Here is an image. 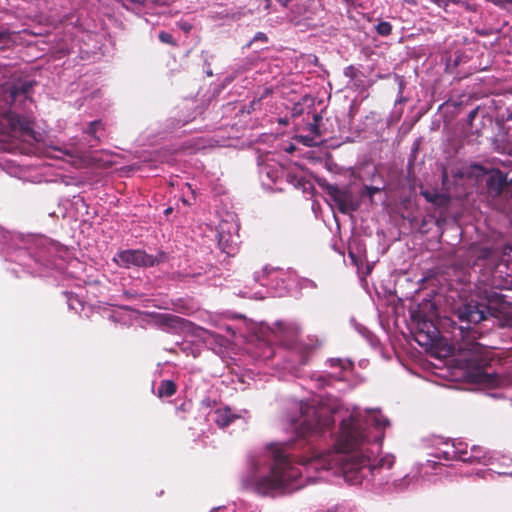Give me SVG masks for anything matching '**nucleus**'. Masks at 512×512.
I'll return each mask as SVG.
<instances>
[{
	"label": "nucleus",
	"instance_id": "1",
	"mask_svg": "<svg viewBox=\"0 0 512 512\" xmlns=\"http://www.w3.org/2000/svg\"><path fill=\"white\" fill-rule=\"evenodd\" d=\"M365 440L366 434L358 419L351 416L341 421L339 435L334 444L336 452L333 461L340 465L345 481L351 485L361 484L385 463L381 459L377 465H372L370 458L360 452Z\"/></svg>",
	"mask_w": 512,
	"mask_h": 512
},
{
	"label": "nucleus",
	"instance_id": "2",
	"mask_svg": "<svg viewBox=\"0 0 512 512\" xmlns=\"http://www.w3.org/2000/svg\"><path fill=\"white\" fill-rule=\"evenodd\" d=\"M33 85V81L20 80L3 88V100L8 109L1 113L0 134L10 138L22 139L26 142L37 140V133L33 128L31 119L11 111V107H20L30 99Z\"/></svg>",
	"mask_w": 512,
	"mask_h": 512
},
{
	"label": "nucleus",
	"instance_id": "3",
	"mask_svg": "<svg viewBox=\"0 0 512 512\" xmlns=\"http://www.w3.org/2000/svg\"><path fill=\"white\" fill-rule=\"evenodd\" d=\"M286 448L287 445L284 444H270L269 450L274 461L270 473L261 477L253 474L244 478V488L260 495L284 492L288 489L290 484L301 476V471L292 465Z\"/></svg>",
	"mask_w": 512,
	"mask_h": 512
},
{
	"label": "nucleus",
	"instance_id": "4",
	"mask_svg": "<svg viewBox=\"0 0 512 512\" xmlns=\"http://www.w3.org/2000/svg\"><path fill=\"white\" fill-rule=\"evenodd\" d=\"M437 306L431 299L424 298L418 303V346L432 357L444 359L454 354V346L440 336L434 323Z\"/></svg>",
	"mask_w": 512,
	"mask_h": 512
},
{
	"label": "nucleus",
	"instance_id": "5",
	"mask_svg": "<svg viewBox=\"0 0 512 512\" xmlns=\"http://www.w3.org/2000/svg\"><path fill=\"white\" fill-rule=\"evenodd\" d=\"M510 307L512 304L506 295L494 290H484L481 301L471 300L462 304L457 308L456 315L461 322L478 324L489 318H496L497 311L508 313Z\"/></svg>",
	"mask_w": 512,
	"mask_h": 512
},
{
	"label": "nucleus",
	"instance_id": "6",
	"mask_svg": "<svg viewBox=\"0 0 512 512\" xmlns=\"http://www.w3.org/2000/svg\"><path fill=\"white\" fill-rule=\"evenodd\" d=\"M302 417L298 426L295 427L299 437H310L323 433L331 424L330 417H322L315 407H301Z\"/></svg>",
	"mask_w": 512,
	"mask_h": 512
},
{
	"label": "nucleus",
	"instance_id": "7",
	"mask_svg": "<svg viewBox=\"0 0 512 512\" xmlns=\"http://www.w3.org/2000/svg\"><path fill=\"white\" fill-rule=\"evenodd\" d=\"M488 259L493 265L491 270L493 284L502 288L512 286V248L501 253H493Z\"/></svg>",
	"mask_w": 512,
	"mask_h": 512
},
{
	"label": "nucleus",
	"instance_id": "8",
	"mask_svg": "<svg viewBox=\"0 0 512 512\" xmlns=\"http://www.w3.org/2000/svg\"><path fill=\"white\" fill-rule=\"evenodd\" d=\"M493 126V118L480 107L471 110L466 122V135L470 141H476L479 137L486 135Z\"/></svg>",
	"mask_w": 512,
	"mask_h": 512
},
{
	"label": "nucleus",
	"instance_id": "9",
	"mask_svg": "<svg viewBox=\"0 0 512 512\" xmlns=\"http://www.w3.org/2000/svg\"><path fill=\"white\" fill-rule=\"evenodd\" d=\"M487 197L491 201H497L506 197L507 177L500 170L491 171L485 180Z\"/></svg>",
	"mask_w": 512,
	"mask_h": 512
},
{
	"label": "nucleus",
	"instance_id": "10",
	"mask_svg": "<svg viewBox=\"0 0 512 512\" xmlns=\"http://www.w3.org/2000/svg\"><path fill=\"white\" fill-rule=\"evenodd\" d=\"M118 261L125 267L131 265L152 267L157 263V259L153 255H149L142 250L121 251L118 253Z\"/></svg>",
	"mask_w": 512,
	"mask_h": 512
},
{
	"label": "nucleus",
	"instance_id": "11",
	"mask_svg": "<svg viewBox=\"0 0 512 512\" xmlns=\"http://www.w3.org/2000/svg\"><path fill=\"white\" fill-rule=\"evenodd\" d=\"M327 193L337 204L341 213H347L350 210L355 211L357 209V206L352 201V193L348 189H340L336 185H329L327 187Z\"/></svg>",
	"mask_w": 512,
	"mask_h": 512
},
{
	"label": "nucleus",
	"instance_id": "12",
	"mask_svg": "<svg viewBox=\"0 0 512 512\" xmlns=\"http://www.w3.org/2000/svg\"><path fill=\"white\" fill-rule=\"evenodd\" d=\"M218 246L228 256H234L238 251L237 242L234 237L225 231L218 232Z\"/></svg>",
	"mask_w": 512,
	"mask_h": 512
},
{
	"label": "nucleus",
	"instance_id": "13",
	"mask_svg": "<svg viewBox=\"0 0 512 512\" xmlns=\"http://www.w3.org/2000/svg\"><path fill=\"white\" fill-rule=\"evenodd\" d=\"M459 452L461 453L460 460L463 462L478 461L487 464L488 460L490 459V457L487 456V452H485L481 446H472L470 453H468V451L460 450Z\"/></svg>",
	"mask_w": 512,
	"mask_h": 512
},
{
	"label": "nucleus",
	"instance_id": "14",
	"mask_svg": "<svg viewBox=\"0 0 512 512\" xmlns=\"http://www.w3.org/2000/svg\"><path fill=\"white\" fill-rule=\"evenodd\" d=\"M155 321L158 325L168 328L180 327L185 322V320L179 316L165 313L156 314Z\"/></svg>",
	"mask_w": 512,
	"mask_h": 512
},
{
	"label": "nucleus",
	"instance_id": "15",
	"mask_svg": "<svg viewBox=\"0 0 512 512\" xmlns=\"http://www.w3.org/2000/svg\"><path fill=\"white\" fill-rule=\"evenodd\" d=\"M477 368L476 380L480 383L489 386H500L502 385V379L498 374L489 373L483 370L480 365Z\"/></svg>",
	"mask_w": 512,
	"mask_h": 512
},
{
	"label": "nucleus",
	"instance_id": "16",
	"mask_svg": "<svg viewBox=\"0 0 512 512\" xmlns=\"http://www.w3.org/2000/svg\"><path fill=\"white\" fill-rule=\"evenodd\" d=\"M215 414H216L215 423L220 428H225V427L229 426L235 419L238 418V416L236 414H234L232 412L231 408H229V407L217 409Z\"/></svg>",
	"mask_w": 512,
	"mask_h": 512
},
{
	"label": "nucleus",
	"instance_id": "17",
	"mask_svg": "<svg viewBox=\"0 0 512 512\" xmlns=\"http://www.w3.org/2000/svg\"><path fill=\"white\" fill-rule=\"evenodd\" d=\"M408 314L409 319L405 320L406 326L411 339L416 341V307H414V302L412 299L409 301Z\"/></svg>",
	"mask_w": 512,
	"mask_h": 512
},
{
	"label": "nucleus",
	"instance_id": "18",
	"mask_svg": "<svg viewBox=\"0 0 512 512\" xmlns=\"http://www.w3.org/2000/svg\"><path fill=\"white\" fill-rule=\"evenodd\" d=\"M177 392V385L172 380H162L157 390L159 398L171 397Z\"/></svg>",
	"mask_w": 512,
	"mask_h": 512
},
{
	"label": "nucleus",
	"instance_id": "19",
	"mask_svg": "<svg viewBox=\"0 0 512 512\" xmlns=\"http://www.w3.org/2000/svg\"><path fill=\"white\" fill-rule=\"evenodd\" d=\"M301 9V6L295 5L287 13V20L294 26H298L302 23Z\"/></svg>",
	"mask_w": 512,
	"mask_h": 512
},
{
	"label": "nucleus",
	"instance_id": "20",
	"mask_svg": "<svg viewBox=\"0 0 512 512\" xmlns=\"http://www.w3.org/2000/svg\"><path fill=\"white\" fill-rule=\"evenodd\" d=\"M423 195L428 201L439 206L446 205L449 201L448 197L443 194H431L429 192H423Z\"/></svg>",
	"mask_w": 512,
	"mask_h": 512
},
{
	"label": "nucleus",
	"instance_id": "21",
	"mask_svg": "<svg viewBox=\"0 0 512 512\" xmlns=\"http://www.w3.org/2000/svg\"><path fill=\"white\" fill-rule=\"evenodd\" d=\"M103 129V124L100 120H95L89 123L87 129L85 132L90 135L94 140L99 141V138L97 137L96 133Z\"/></svg>",
	"mask_w": 512,
	"mask_h": 512
},
{
	"label": "nucleus",
	"instance_id": "22",
	"mask_svg": "<svg viewBox=\"0 0 512 512\" xmlns=\"http://www.w3.org/2000/svg\"><path fill=\"white\" fill-rule=\"evenodd\" d=\"M375 30L380 36H388L392 32V25L387 21H380L376 26Z\"/></svg>",
	"mask_w": 512,
	"mask_h": 512
},
{
	"label": "nucleus",
	"instance_id": "23",
	"mask_svg": "<svg viewBox=\"0 0 512 512\" xmlns=\"http://www.w3.org/2000/svg\"><path fill=\"white\" fill-rule=\"evenodd\" d=\"M321 120H322V116L318 113H315L313 115V122L308 125L309 131L315 136L321 135V132L319 129V123Z\"/></svg>",
	"mask_w": 512,
	"mask_h": 512
},
{
	"label": "nucleus",
	"instance_id": "24",
	"mask_svg": "<svg viewBox=\"0 0 512 512\" xmlns=\"http://www.w3.org/2000/svg\"><path fill=\"white\" fill-rule=\"evenodd\" d=\"M65 296L67 299L68 306L74 309L78 307H83L82 301L79 299L77 295L72 292H65Z\"/></svg>",
	"mask_w": 512,
	"mask_h": 512
},
{
	"label": "nucleus",
	"instance_id": "25",
	"mask_svg": "<svg viewBox=\"0 0 512 512\" xmlns=\"http://www.w3.org/2000/svg\"><path fill=\"white\" fill-rule=\"evenodd\" d=\"M158 38L159 40L162 42V43H165V44H168V45H171V46H176L177 45V42L176 40L174 39L173 35L166 32V31H161L158 35Z\"/></svg>",
	"mask_w": 512,
	"mask_h": 512
},
{
	"label": "nucleus",
	"instance_id": "26",
	"mask_svg": "<svg viewBox=\"0 0 512 512\" xmlns=\"http://www.w3.org/2000/svg\"><path fill=\"white\" fill-rule=\"evenodd\" d=\"M381 189L375 186H364L361 192L362 196H368L372 198L376 193L380 192Z\"/></svg>",
	"mask_w": 512,
	"mask_h": 512
},
{
	"label": "nucleus",
	"instance_id": "27",
	"mask_svg": "<svg viewBox=\"0 0 512 512\" xmlns=\"http://www.w3.org/2000/svg\"><path fill=\"white\" fill-rule=\"evenodd\" d=\"M174 310L180 313H186L189 310V306L183 302V300L179 299L173 303Z\"/></svg>",
	"mask_w": 512,
	"mask_h": 512
},
{
	"label": "nucleus",
	"instance_id": "28",
	"mask_svg": "<svg viewBox=\"0 0 512 512\" xmlns=\"http://www.w3.org/2000/svg\"><path fill=\"white\" fill-rule=\"evenodd\" d=\"M469 350L473 351V353H472V357L467 358V359H465V360H466L468 363H469V362H474V361H475V362H478V361H479V358H478V355L476 354V352L479 350V344H478V343H475V342L471 343V348H470Z\"/></svg>",
	"mask_w": 512,
	"mask_h": 512
},
{
	"label": "nucleus",
	"instance_id": "29",
	"mask_svg": "<svg viewBox=\"0 0 512 512\" xmlns=\"http://www.w3.org/2000/svg\"><path fill=\"white\" fill-rule=\"evenodd\" d=\"M329 364L332 367H348L350 366V363H344L341 359H330Z\"/></svg>",
	"mask_w": 512,
	"mask_h": 512
},
{
	"label": "nucleus",
	"instance_id": "30",
	"mask_svg": "<svg viewBox=\"0 0 512 512\" xmlns=\"http://www.w3.org/2000/svg\"><path fill=\"white\" fill-rule=\"evenodd\" d=\"M375 424L378 427H383L384 428V427L388 426L390 423H389V420L387 418H385L383 416H380L379 418L378 417L375 418Z\"/></svg>",
	"mask_w": 512,
	"mask_h": 512
},
{
	"label": "nucleus",
	"instance_id": "31",
	"mask_svg": "<svg viewBox=\"0 0 512 512\" xmlns=\"http://www.w3.org/2000/svg\"><path fill=\"white\" fill-rule=\"evenodd\" d=\"M255 41L267 42L268 37L265 33L258 32V33H256V35L254 36V38L252 40V42H255Z\"/></svg>",
	"mask_w": 512,
	"mask_h": 512
},
{
	"label": "nucleus",
	"instance_id": "32",
	"mask_svg": "<svg viewBox=\"0 0 512 512\" xmlns=\"http://www.w3.org/2000/svg\"><path fill=\"white\" fill-rule=\"evenodd\" d=\"M10 39V31L8 29H0V43Z\"/></svg>",
	"mask_w": 512,
	"mask_h": 512
},
{
	"label": "nucleus",
	"instance_id": "33",
	"mask_svg": "<svg viewBox=\"0 0 512 512\" xmlns=\"http://www.w3.org/2000/svg\"><path fill=\"white\" fill-rule=\"evenodd\" d=\"M460 446H462V444H461V443H459V446H454V447H455V449H454V451H453V457H454V458H457V459H459V460H460V455H461V453L459 452V450H460V451H467L466 449H463V447H460Z\"/></svg>",
	"mask_w": 512,
	"mask_h": 512
},
{
	"label": "nucleus",
	"instance_id": "34",
	"mask_svg": "<svg viewBox=\"0 0 512 512\" xmlns=\"http://www.w3.org/2000/svg\"><path fill=\"white\" fill-rule=\"evenodd\" d=\"M293 0H277V2L284 8L288 7L289 3Z\"/></svg>",
	"mask_w": 512,
	"mask_h": 512
},
{
	"label": "nucleus",
	"instance_id": "35",
	"mask_svg": "<svg viewBox=\"0 0 512 512\" xmlns=\"http://www.w3.org/2000/svg\"><path fill=\"white\" fill-rule=\"evenodd\" d=\"M271 6H272V0H265L264 9L268 11V10H270Z\"/></svg>",
	"mask_w": 512,
	"mask_h": 512
},
{
	"label": "nucleus",
	"instance_id": "36",
	"mask_svg": "<svg viewBox=\"0 0 512 512\" xmlns=\"http://www.w3.org/2000/svg\"><path fill=\"white\" fill-rule=\"evenodd\" d=\"M415 155H416V142H414L411 147V156L414 157Z\"/></svg>",
	"mask_w": 512,
	"mask_h": 512
},
{
	"label": "nucleus",
	"instance_id": "37",
	"mask_svg": "<svg viewBox=\"0 0 512 512\" xmlns=\"http://www.w3.org/2000/svg\"><path fill=\"white\" fill-rule=\"evenodd\" d=\"M318 460L317 459H313V460H310L307 462V464H317Z\"/></svg>",
	"mask_w": 512,
	"mask_h": 512
},
{
	"label": "nucleus",
	"instance_id": "38",
	"mask_svg": "<svg viewBox=\"0 0 512 512\" xmlns=\"http://www.w3.org/2000/svg\"><path fill=\"white\" fill-rule=\"evenodd\" d=\"M444 458L446 460H449L450 459V456H449V453L448 452H444Z\"/></svg>",
	"mask_w": 512,
	"mask_h": 512
},
{
	"label": "nucleus",
	"instance_id": "39",
	"mask_svg": "<svg viewBox=\"0 0 512 512\" xmlns=\"http://www.w3.org/2000/svg\"><path fill=\"white\" fill-rule=\"evenodd\" d=\"M417 363H418V367L422 366V359L419 356H418Z\"/></svg>",
	"mask_w": 512,
	"mask_h": 512
},
{
	"label": "nucleus",
	"instance_id": "40",
	"mask_svg": "<svg viewBox=\"0 0 512 512\" xmlns=\"http://www.w3.org/2000/svg\"><path fill=\"white\" fill-rule=\"evenodd\" d=\"M182 29L185 30V31H189L190 30V26H183Z\"/></svg>",
	"mask_w": 512,
	"mask_h": 512
},
{
	"label": "nucleus",
	"instance_id": "41",
	"mask_svg": "<svg viewBox=\"0 0 512 512\" xmlns=\"http://www.w3.org/2000/svg\"><path fill=\"white\" fill-rule=\"evenodd\" d=\"M408 168H409V173H411V169H412L411 161H410V162H409V164H408Z\"/></svg>",
	"mask_w": 512,
	"mask_h": 512
},
{
	"label": "nucleus",
	"instance_id": "42",
	"mask_svg": "<svg viewBox=\"0 0 512 512\" xmlns=\"http://www.w3.org/2000/svg\"><path fill=\"white\" fill-rule=\"evenodd\" d=\"M479 34H480V35H483V36L488 35V33H487V32H485V31L479 32Z\"/></svg>",
	"mask_w": 512,
	"mask_h": 512
},
{
	"label": "nucleus",
	"instance_id": "43",
	"mask_svg": "<svg viewBox=\"0 0 512 512\" xmlns=\"http://www.w3.org/2000/svg\"><path fill=\"white\" fill-rule=\"evenodd\" d=\"M171 211H172V209H171V208H168V209H166L165 213H166V214H169Z\"/></svg>",
	"mask_w": 512,
	"mask_h": 512
},
{
	"label": "nucleus",
	"instance_id": "44",
	"mask_svg": "<svg viewBox=\"0 0 512 512\" xmlns=\"http://www.w3.org/2000/svg\"><path fill=\"white\" fill-rule=\"evenodd\" d=\"M371 271V266H367V273H369Z\"/></svg>",
	"mask_w": 512,
	"mask_h": 512
},
{
	"label": "nucleus",
	"instance_id": "45",
	"mask_svg": "<svg viewBox=\"0 0 512 512\" xmlns=\"http://www.w3.org/2000/svg\"><path fill=\"white\" fill-rule=\"evenodd\" d=\"M342 1H343V2H345V3H347V4H348V3H350V2H352V0H342Z\"/></svg>",
	"mask_w": 512,
	"mask_h": 512
},
{
	"label": "nucleus",
	"instance_id": "46",
	"mask_svg": "<svg viewBox=\"0 0 512 512\" xmlns=\"http://www.w3.org/2000/svg\"><path fill=\"white\" fill-rule=\"evenodd\" d=\"M405 2H407V3H413V2H414V0H405Z\"/></svg>",
	"mask_w": 512,
	"mask_h": 512
},
{
	"label": "nucleus",
	"instance_id": "47",
	"mask_svg": "<svg viewBox=\"0 0 512 512\" xmlns=\"http://www.w3.org/2000/svg\"><path fill=\"white\" fill-rule=\"evenodd\" d=\"M460 328L461 329H469L470 327L469 326H466V327L461 326Z\"/></svg>",
	"mask_w": 512,
	"mask_h": 512
},
{
	"label": "nucleus",
	"instance_id": "48",
	"mask_svg": "<svg viewBox=\"0 0 512 512\" xmlns=\"http://www.w3.org/2000/svg\"><path fill=\"white\" fill-rule=\"evenodd\" d=\"M331 467H332V463H329L327 468L330 469Z\"/></svg>",
	"mask_w": 512,
	"mask_h": 512
},
{
	"label": "nucleus",
	"instance_id": "49",
	"mask_svg": "<svg viewBox=\"0 0 512 512\" xmlns=\"http://www.w3.org/2000/svg\"><path fill=\"white\" fill-rule=\"evenodd\" d=\"M392 466V462H388V468Z\"/></svg>",
	"mask_w": 512,
	"mask_h": 512
}]
</instances>
